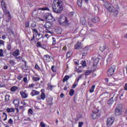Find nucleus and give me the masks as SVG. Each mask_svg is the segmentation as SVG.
Here are the masks:
<instances>
[{
	"instance_id": "1",
	"label": "nucleus",
	"mask_w": 127,
	"mask_h": 127,
	"mask_svg": "<svg viewBox=\"0 0 127 127\" xmlns=\"http://www.w3.org/2000/svg\"><path fill=\"white\" fill-rule=\"evenodd\" d=\"M52 6L56 13H61L63 10V3L61 0H54Z\"/></svg>"
},
{
	"instance_id": "2",
	"label": "nucleus",
	"mask_w": 127,
	"mask_h": 127,
	"mask_svg": "<svg viewBox=\"0 0 127 127\" xmlns=\"http://www.w3.org/2000/svg\"><path fill=\"white\" fill-rule=\"evenodd\" d=\"M104 6H105L106 8H107V10H109V11H111V12H114V14H119V11H115V8L109 2H105L104 3Z\"/></svg>"
},
{
	"instance_id": "3",
	"label": "nucleus",
	"mask_w": 127,
	"mask_h": 127,
	"mask_svg": "<svg viewBox=\"0 0 127 127\" xmlns=\"http://www.w3.org/2000/svg\"><path fill=\"white\" fill-rule=\"evenodd\" d=\"M51 23L50 22H46L45 24V28H46V33H51L53 34V30H52V27H51Z\"/></svg>"
},
{
	"instance_id": "4",
	"label": "nucleus",
	"mask_w": 127,
	"mask_h": 127,
	"mask_svg": "<svg viewBox=\"0 0 127 127\" xmlns=\"http://www.w3.org/2000/svg\"><path fill=\"white\" fill-rule=\"evenodd\" d=\"M115 71H116V66H112L107 72L108 76L111 77V76H113L114 73H115Z\"/></svg>"
},
{
	"instance_id": "5",
	"label": "nucleus",
	"mask_w": 127,
	"mask_h": 127,
	"mask_svg": "<svg viewBox=\"0 0 127 127\" xmlns=\"http://www.w3.org/2000/svg\"><path fill=\"white\" fill-rule=\"evenodd\" d=\"M1 4L2 8L4 13H6V14H8V16L10 17V14H9V12L6 10V6H5V3H4V1H3V0H2L1 1Z\"/></svg>"
},
{
	"instance_id": "6",
	"label": "nucleus",
	"mask_w": 127,
	"mask_h": 127,
	"mask_svg": "<svg viewBox=\"0 0 127 127\" xmlns=\"http://www.w3.org/2000/svg\"><path fill=\"white\" fill-rule=\"evenodd\" d=\"M100 51H102V52H104L105 54H107V53H109L110 52V50L109 49V48L107 47V46L106 45H104L103 46H102L100 48Z\"/></svg>"
},
{
	"instance_id": "7",
	"label": "nucleus",
	"mask_w": 127,
	"mask_h": 127,
	"mask_svg": "<svg viewBox=\"0 0 127 127\" xmlns=\"http://www.w3.org/2000/svg\"><path fill=\"white\" fill-rule=\"evenodd\" d=\"M100 117V113H99L98 110H96V111H93L91 114V118L93 119V120H96V119H98Z\"/></svg>"
},
{
	"instance_id": "8",
	"label": "nucleus",
	"mask_w": 127,
	"mask_h": 127,
	"mask_svg": "<svg viewBox=\"0 0 127 127\" xmlns=\"http://www.w3.org/2000/svg\"><path fill=\"white\" fill-rule=\"evenodd\" d=\"M44 19H46V20L49 21L51 22H52V21H54L55 19L53 17V16H52V14H48L46 15V16L44 17Z\"/></svg>"
},
{
	"instance_id": "9",
	"label": "nucleus",
	"mask_w": 127,
	"mask_h": 127,
	"mask_svg": "<svg viewBox=\"0 0 127 127\" xmlns=\"http://www.w3.org/2000/svg\"><path fill=\"white\" fill-rule=\"evenodd\" d=\"M51 59H52V57L48 55H45L43 57V61L45 63H48V62H50V61H51Z\"/></svg>"
},
{
	"instance_id": "10",
	"label": "nucleus",
	"mask_w": 127,
	"mask_h": 127,
	"mask_svg": "<svg viewBox=\"0 0 127 127\" xmlns=\"http://www.w3.org/2000/svg\"><path fill=\"white\" fill-rule=\"evenodd\" d=\"M114 122H115V119L114 118H109L107 119V126L109 127H111L113 124H114Z\"/></svg>"
},
{
	"instance_id": "11",
	"label": "nucleus",
	"mask_w": 127,
	"mask_h": 127,
	"mask_svg": "<svg viewBox=\"0 0 127 127\" xmlns=\"http://www.w3.org/2000/svg\"><path fill=\"white\" fill-rule=\"evenodd\" d=\"M62 25H64V26H67V25H69V21H68V19L67 17H65L64 19V20L63 22H62V23H61Z\"/></svg>"
},
{
	"instance_id": "12",
	"label": "nucleus",
	"mask_w": 127,
	"mask_h": 127,
	"mask_svg": "<svg viewBox=\"0 0 127 127\" xmlns=\"http://www.w3.org/2000/svg\"><path fill=\"white\" fill-rule=\"evenodd\" d=\"M46 98V96L45 95V93H44V92H42L40 95V96L37 97V99L38 100H45Z\"/></svg>"
},
{
	"instance_id": "13",
	"label": "nucleus",
	"mask_w": 127,
	"mask_h": 127,
	"mask_svg": "<svg viewBox=\"0 0 127 127\" xmlns=\"http://www.w3.org/2000/svg\"><path fill=\"white\" fill-rule=\"evenodd\" d=\"M65 17H66L65 16L62 15L58 18V20L60 24L63 22V20L64 19Z\"/></svg>"
},
{
	"instance_id": "14",
	"label": "nucleus",
	"mask_w": 127,
	"mask_h": 127,
	"mask_svg": "<svg viewBox=\"0 0 127 127\" xmlns=\"http://www.w3.org/2000/svg\"><path fill=\"white\" fill-rule=\"evenodd\" d=\"M20 94L23 99H26L28 96V94L25 93L23 91H21L20 92Z\"/></svg>"
},
{
	"instance_id": "15",
	"label": "nucleus",
	"mask_w": 127,
	"mask_h": 127,
	"mask_svg": "<svg viewBox=\"0 0 127 127\" xmlns=\"http://www.w3.org/2000/svg\"><path fill=\"white\" fill-rule=\"evenodd\" d=\"M12 55L14 57H17L20 55V53H19V50H16L12 53Z\"/></svg>"
},
{
	"instance_id": "16",
	"label": "nucleus",
	"mask_w": 127,
	"mask_h": 127,
	"mask_svg": "<svg viewBox=\"0 0 127 127\" xmlns=\"http://www.w3.org/2000/svg\"><path fill=\"white\" fill-rule=\"evenodd\" d=\"M75 49H81L82 48V45L81 42H78L74 46Z\"/></svg>"
},
{
	"instance_id": "17",
	"label": "nucleus",
	"mask_w": 127,
	"mask_h": 127,
	"mask_svg": "<svg viewBox=\"0 0 127 127\" xmlns=\"http://www.w3.org/2000/svg\"><path fill=\"white\" fill-rule=\"evenodd\" d=\"M91 21L94 23H97L100 21V18L99 17H95L91 19Z\"/></svg>"
},
{
	"instance_id": "18",
	"label": "nucleus",
	"mask_w": 127,
	"mask_h": 127,
	"mask_svg": "<svg viewBox=\"0 0 127 127\" xmlns=\"http://www.w3.org/2000/svg\"><path fill=\"white\" fill-rule=\"evenodd\" d=\"M39 94H40V92L36 90H33L31 93V96H32V97H33L34 96L39 95Z\"/></svg>"
},
{
	"instance_id": "19",
	"label": "nucleus",
	"mask_w": 127,
	"mask_h": 127,
	"mask_svg": "<svg viewBox=\"0 0 127 127\" xmlns=\"http://www.w3.org/2000/svg\"><path fill=\"white\" fill-rule=\"evenodd\" d=\"M54 87H55L54 85H52V84H51V83H49L48 84V90H50V91H52V90H53V88H54Z\"/></svg>"
},
{
	"instance_id": "20",
	"label": "nucleus",
	"mask_w": 127,
	"mask_h": 127,
	"mask_svg": "<svg viewBox=\"0 0 127 127\" xmlns=\"http://www.w3.org/2000/svg\"><path fill=\"white\" fill-rule=\"evenodd\" d=\"M114 97H115V95H114L113 97H112L111 99L108 101V104H113V103H114V102H115V101H116V97H115V99H114Z\"/></svg>"
},
{
	"instance_id": "21",
	"label": "nucleus",
	"mask_w": 127,
	"mask_h": 127,
	"mask_svg": "<svg viewBox=\"0 0 127 127\" xmlns=\"http://www.w3.org/2000/svg\"><path fill=\"white\" fill-rule=\"evenodd\" d=\"M32 80L34 81H39L40 80V77L39 76H33Z\"/></svg>"
},
{
	"instance_id": "22",
	"label": "nucleus",
	"mask_w": 127,
	"mask_h": 127,
	"mask_svg": "<svg viewBox=\"0 0 127 127\" xmlns=\"http://www.w3.org/2000/svg\"><path fill=\"white\" fill-rule=\"evenodd\" d=\"M69 78L70 76H69V75H65L63 80V81L64 82H64H67V81H68Z\"/></svg>"
},
{
	"instance_id": "23",
	"label": "nucleus",
	"mask_w": 127,
	"mask_h": 127,
	"mask_svg": "<svg viewBox=\"0 0 127 127\" xmlns=\"http://www.w3.org/2000/svg\"><path fill=\"white\" fill-rule=\"evenodd\" d=\"M121 114V110L118 108L115 109V115L116 116H120Z\"/></svg>"
},
{
	"instance_id": "24",
	"label": "nucleus",
	"mask_w": 127,
	"mask_h": 127,
	"mask_svg": "<svg viewBox=\"0 0 127 127\" xmlns=\"http://www.w3.org/2000/svg\"><path fill=\"white\" fill-rule=\"evenodd\" d=\"M99 63V58H96L93 60V64L94 66H96Z\"/></svg>"
},
{
	"instance_id": "25",
	"label": "nucleus",
	"mask_w": 127,
	"mask_h": 127,
	"mask_svg": "<svg viewBox=\"0 0 127 127\" xmlns=\"http://www.w3.org/2000/svg\"><path fill=\"white\" fill-rule=\"evenodd\" d=\"M18 89V87H17V86H14L11 87L10 91L11 92H15V91H16V90H17Z\"/></svg>"
},
{
	"instance_id": "26",
	"label": "nucleus",
	"mask_w": 127,
	"mask_h": 127,
	"mask_svg": "<svg viewBox=\"0 0 127 127\" xmlns=\"http://www.w3.org/2000/svg\"><path fill=\"white\" fill-rule=\"evenodd\" d=\"M6 111L7 113H14V109L13 108H7Z\"/></svg>"
},
{
	"instance_id": "27",
	"label": "nucleus",
	"mask_w": 127,
	"mask_h": 127,
	"mask_svg": "<svg viewBox=\"0 0 127 127\" xmlns=\"http://www.w3.org/2000/svg\"><path fill=\"white\" fill-rule=\"evenodd\" d=\"M93 72V71L92 70H87L85 72V75L86 76H89V75L91 73H92Z\"/></svg>"
},
{
	"instance_id": "28",
	"label": "nucleus",
	"mask_w": 127,
	"mask_h": 127,
	"mask_svg": "<svg viewBox=\"0 0 127 127\" xmlns=\"http://www.w3.org/2000/svg\"><path fill=\"white\" fill-rule=\"evenodd\" d=\"M96 88V85H92L91 89L89 90L90 93H94V90Z\"/></svg>"
},
{
	"instance_id": "29",
	"label": "nucleus",
	"mask_w": 127,
	"mask_h": 127,
	"mask_svg": "<svg viewBox=\"0 0 127 127\" xmlns=\"http://www.w3.org/2000/svg\"><path fill=\"white\" fill-rule=\"evenodd\" d=\"M3 117H4V118L3 119V121H4V122H5V121L7 120V115H6V113H5V112H3Z\"/></svg>"
},
{
	"instance_id": "30",
	"label": "nucleus",
	"mask_w": 127,
	"mask_h": 127,
	"mask_svg": "<svg viewBox=\"0 0 127 127\" xmlns=\"http://www.w3.org/2000/svg\"><path fill=\"white\" fill-rule=\"evenodd\" d=\"M82 0H77V4L79 7H81L82 6Z\"/></svg>"
},
{
	"instance_id": "31",
	"label": "nucleus",
	"mask_w": 127,
	"mask_h": 127,
	"mask_svg": "<svg viewBox=\"0 0 127 127\" xmlns=\"http://www.w3.org/2000/svg\"><path fill=\"white\" fill-rule=\"evenodd\" d=\"M47 102L50 105H52V97L49 98L48 99Z\"/></svg>"
},
{
	"instance_id": "32",
	"label": "nucleus",
	"mask_w": 127,
	"mask_h": 127,
	"mask_svg": "<svg viewBox=\"0 0 127 127\" xmlns=\"http://www.w3.org/2000/svg\"><path fill=\"white\" fill-rule=\"evenodd\" d=\"M8 124L9 125H13V120H12L11 118L9 119L8 120Z\"/></svg>"
},
{
	"instance_id": "33",
	"label": "nucleus",
	"mask_w": 127,
	"mask_h": 127,
	"mask_svg": "<svg viewBox=\"0 0 127 127\" xmlns=\"http://www.w3.org/2000/svg\"><path fill=\"white\" fill-rule=\"evenodd\" d=\"M74 93H75V91H74V89H71L69 91V95L73 96Z\"/></svg>"
},
{
	"instance_id": "34",
	"label": "nucleus",
	"mask_w": 127,
	"mask_h": 127,
	"mask_svg": "<svg viewBox=\"0 0 127 127\" xmlns=\"http://www.w3.org/2000/svg\"><path fill=\"white\" fill-rule=\"evenodd\" d=\"M80 64L83 66L84 67H85L86 65V61H82L81 62H80Z\"/></svg>"
},
{
	"instance_id": "35",
	"label": "nucleus",
	"mask_w": 127,
	"mask_h": 127,
	"mask_svg": "<svg viewBox=\"0 0 127 127\" xmlns=\"http://www.w3.org/2000/svg\"><path fill=\"white\" fill-rule=\"evenodd\" d=\"M52 35H53V34H51V33H50V34H46L45 35V37H47L48 39H49V37H50V36H52Z\"/></svg>"
},
{
	"instance_id": "36",
	"label": "nucleus",
	"mask_w": 127,
	"mask_h": 127,
	"mask_svg": "<svg viewBox=\"0 0 127 127\" xmlns=\"http://www.w3.org/2000/svg\"><path fill=\"white\" fill-rule=\"evenodd\" d=\"M80 22L81 24H82V25H85V24H86V20H85V19H84L83 20L81 19Z\"/></svg>"
},
{
	"instance_id": "37",
	"label": "nucleus",
	"mask_w": 127,
	"mask_h": 127,
	"mask_svg": "<svg viewBox=\"0 0 127 127\" xmlns=\"http://www.w3.org/2000/svg\"><path fill=\"white\" fill-rule=\"evenodd\" d=\"M0 57H3V50L0 49Z\"/></svg>"
},
{
	"instance_id": "38",
	"label": "nucleus",
	"mask_w": 127,
	"mask_h": 127,
	"mask_svg": "<svg viewBox=\"0 0 127 127\" xmlns=\"http://www.w3.org/2000/svg\"><path fill=\"white\" fill-rule=\"evenodd\" d=\"M40 10H49V8L47 7L39 8Z\"/></svg>"
},
{
	"instance_id": "39",
	"label": "nucleus",
	"mask_w": 127,
	"mask_h": 127,
	"mask_svg": "<svg viewBox=\"0 0 127 127\" xmlns=\"http://www.w3.org/2000/svg\"><path fill=\"white\" fill-rule=\"evenodd\" d=\"M28 113L29 115H32L33 114V111H32V109H29Z\"/></svg>"
},
{
	"instance_id": "40",
	"label": "nucleus",
	"mask_w": 127,
	"mask_h": 127,
	"mask_svg": "<svg viewBox=\"0 0 127 127\" xmlns=\"http://www.w3.org/2000/svg\"><path fill=\"white\" fill-rule=\"evenodd\" d=\"M71 56V52H68L66 54V57L67 58H70Z\"/></svg>"
},
{
	"instance_id": "41",
	"label": "nucleus",
	"mask_w": 127,
	"mask_h": 127,
	"mask_svg": "<svg viewBox=\"0 0 127 127\" xmlns=\"http://www.w3.org/2000/svg\"><path fill=\"white\" fill-rule=\"evenodd\" d=\"M17 79L19 80V81H20L21 79H22V75L20 74L17 76Z\"/></svg>"
},
{
	"instance_id": "42",
	"label": "nucleus",
	"mask_w": 127,
	"mask_h": 127,
	"mask_svg": "<svg viewBox=\"0 0 127 127\" xmlns=\"http://www.w3.org/2000/svg\"><path fill=\"white\" fill-rule=\"evenodd\" d=\"M40 126L41 127H46V124H45L44 123V122H41L40 124Z\"/></svg>"
},
{
	"instance_id": "43",
	"label": "nucleus",
	"mask_w": 127,
	"mask_h": 127,
	"mask_svg": "<svg viewBox=\"0 0 127 127\" xmlns=\"http://www.w3.org/2000/svg\"><path fill=\"white\" fill-rule=\"evenodd\" d=\"M52 39H53V44L55 45V44H56V39L54 37H53Z\"/></svg>"
},
{
	"instance_id": "44",
	"label": "nucleus",
	"mask_w": 127,
	"mask_h": 127,
	"mask_svg": "<svg viewBox=\"0 0 127 127\" xmlns=\"http://www.w3.org/2000/svg\"><path fill=\"white\" fill-rule=\"evenodd\" d=\"M7 48L8 50H10L11 49V45L10 44H8L7 46Z\"/></svg>"
},
{
	"instance_id": "45",
	"label": "nucleus",
	"mask_w": 127,
	"mask_h": 127,
	"mask_svg": "<svg viewBox=\"0 0 127 127\" xmlns=\"http://www.w3.org/2000/svg\"><path fill=\"white\" fill-rule=\"evenodd\" d=\"M33 32L34 33H35V34H37V33H38V31H37V30H36V29H33Z\"/></svg>"
},
{
	"instance_id": "46",
	"label": "nucleus",
	"mask_w": 127,
	"mask_h": 127,
	"mask_svg": "<svg viewBox=\"0 0 127 127\" xmlns=\"http://www.w3.org/2000/svg\"><path fill=\"white\" fill-rule=\"evenodd\" d=\"M52 70L53 72H56V68H55V67H54V65H53L52 66Z\"/></svg>"
},
{
	"instance_id": "47",
	"label": "nucleus",
	"mask_w": 127,
	"mask_h": 127,
	"mask_svg": "<svg viewBox=\"0 0 127 127\" xmlns=\"http://www.w3.org/2000/svg\"><path fill=\"white\" fill-rule=\"evenodd\" d=\"M9 63L10 64H11V65H14V64H15V63L12 60H10Z\"/></svg>"
},
{
	"instance_id": "48",
	"label": "nucleus",
	"mask_w": 127,
	"mask_h": 127,
	"mask_svg": "<svg viewBox=\"0 0 127 127\" xmlns=\"http://www.w3.org/2000/svg\"><path fill=\"white\" fill-rule=\"evenodd\" d=\"M0 45H4V42L1 40H0Z\"/></svg>"
},
{
	"instance_id": "49",
	"label": "nucleus",
	"mask_w": 127,
	"mask_h": 127,
	"mask_svg": "<svg viewBox=\"0 0 127 127\" xmlns=\"http://www.w3.org/2000/svg\"><path fill=\"white\" fill-rule=\"evenodd\" d=\"M82 126H83V122H79L78 123V127H82Z\"/></svg>"
},
{
	"instance_id": "50",
	"label": "nucleus",
	"mask_w": 127,
	"mask_h": 127,
	"mask_svg": "<svg viewBox=\"0 0 127 127\" xmlns=\"http://www.w3.org/2000/svg\"><path fill=\"white\" fill-rule=\"evenodd\" d=\"M26 27H29V22H27L25 24Z\"/></svg>"
},
{
	"instance_id": "51",
	"label": "nucleus",
	"mask_w": 127,
	"mask_h": 127,
	"mask_svg": "<svg viewBox=\"0 0 127 127\" xmlns=\"http://www.w3.org/2000/svg\"><path fill=\"white\" fill-rule=\"evenodd\" d=\"M23 81L25 83H27V77H24Z\"/></svg>"
},
{
	"instance_id": "52",
	"label": "nucleus",
	"mask_w": 127,
	"mask_h": 127,
	"mask_svg": "<svg viewBox=\"0 0 127 127\" xmlns=\"http://www.w3.org/2000/svg\"><path fill=\"white\" fill-rule=\"evenodd\" d=\"M29 88H33L34 87V84L32 83L29 85Z\"/></svg>"
},
{
	"instance_id": "53",
	"label": "nucleus",
	"mask_w": 127,
	"mask_h": 127,
	"mask_svg": "<svg viewBox=\"0 0 127 127\" xmlns=\"http://www.w3.org/2000/svg\"><path fill=\"white\" fill-rule=\"evenodd\" d=\"M37 47H41V44L39 42H38L37 43Z\"/></svg>"
},
{
	"instance_id": "54",
	"label": "nucleus",
	"mask_w": 127,
	"mask_h": 127,
	"mask_svg": "<svg viewBox=\"0 0 127 127\" xmlns=\"http://www.w3.org/2000/svg\"><path fill=\"white\" fill-rule=\"evenodd\" d=\"M77 83H75L72 85V89H75L76 87H77Z\"/></svg>"
},
{
	"instance_id": "55",
	"label": "nucleus",
	"mask_w": 127,
	"mask_h": 127,
	"mask_svg": "<svg viewBox=\"0 0 127 127\" xmlns=\"http://www.w3.org/2000/svg\"><path fill=\"white\" fill-rule=\"evenodd\" d=\"M124 90H125V91H127V83H125V85L124 86Z\"/></svg>"
},
{
	"instance_id": "56",
	"label": "nucleus",
	"mask_w": 127,
	"mask_h": 127,
	"mask_svg": "<svg viewBox=\"0 0 127 127\" xmlns=\"http://www.w3.org/2000/svg\"><path fill=\"white\" fill-rule=\"evenodd\" d=\"M16 102H17V103H19L17 100H14L13 101V104H14V105H15V106H16V105H17V104H16V103H16Z\"/></svg>"
},
{
	"instance_id": "57",
	"label": "nucleus",
	"mask_w": 127,
	"mask_h": 127,
	"mask_svg": "<svg viewBox=\"0 0 127 127\" xmlns=\"http://www.w3.org/2000/svg\"><path fill=\"white\" fill-rule=\"evenodd\" d=\"M35 68V69H37V70H38V69H39V66L38 65V64H36Z\"/></svg>"
},
{
	"instance_id": "58",
	"label": "nucleus",
	"mask_w": 127,
	"mask_h": 127,
	"mask_svg": "<svg viewBox=\"0 0 127 127\" xmlns=\"http://www.w3.org/2000/svg\"><path fill=\"white\" fill-rule=\"evenodd\" d=\"M84 50H85V51H87V50H89V47L86 46V47H85L84 48Z\"/></svg>"
},
{
	"instance_id": "59",
	"label": "nucleus",
	"mask_w": 127,
	"mask_h": 127,
	"mask_svg": "<svg viewBox=\"0 0 127 127\" xmlns=\"http://www.w3.org/2000/svg\"><path fill=\"white\" fill-rule=\"evenodd\" d=\"M15 59H16L17 60H18V59H19V60L22 59V57H21V56H19L18 57H16Z\"/></svg>"
},
{
	"instance_id": "60",
	"label": "nucleus",
	"mask_w": 127,
	"mask_h": 127,
	"mask_svg": "<svg viewBox=\"0 0 127 127\" xmlns=\"http://www.w3.org/2000/svg\"><path fill=\"white\" fill-rule=\"evenodd\" d=\"M25 121H28V122H31V119H30V118H27V119H26L25 120Z\"/></svg>"
},
{
	"instance_id": "61",
	"label": "nucleus",
	"mask_w": 127,
	"mask_h": 127,
	"mask_svg": "<svg viewBox=\"0 0 127 127\" xmlns=\"http://www.w3.org/2000/svg\"><path fill=\"white\" fill-rule=\"evenodd\" d=\"M5 38H6V37H5V35L2 36V39H3V40H4Z\"/></svg>"
},
{
	"instance_id": "62",
	"label": "nucleus",
	"mask_w": 127,
	"mask_h": 127,
	"mask_svg": "<svg viewBox=\"0 0 127 127\" xmlns=\"http://www.w3.org/2000/svg\"><path fill=\"white\" fill-rule=\"evenodd\" d=\"M21 104L23 105V106H25L26 105V103L24 102H22Z\"/></svg>"
},
{
	"instance_id": "63",
	"label": "nucleus",
	"mask_w": 127,
	"mask_h": 127,
	"mask_svg": "<svg viewBox=\"0 0 127 127\" xmlns=\"http://www.w3.org/2000/svg\"><path fill=\"white\" fill-rule=\"evenodd\" d=\"M69 15H70V16H73V15H74V12H71L69 13Z\"/></svg>"
},
{
	"instance_id": "64",
	"label": "nucleus",
	"mask_w": 127,
	"mask_h": 127,
	"mask_svg": "<svg viewBox=\"0 0 127 127\" xmlns=\"http://www.w3.org/2000/svg\"><path fill=\"white\" fill-rule=\"evenodd\" d=\"M35 19H36V21H40L39 20V17H37V18H36Z\"/></svg>"
}]
</instances>
